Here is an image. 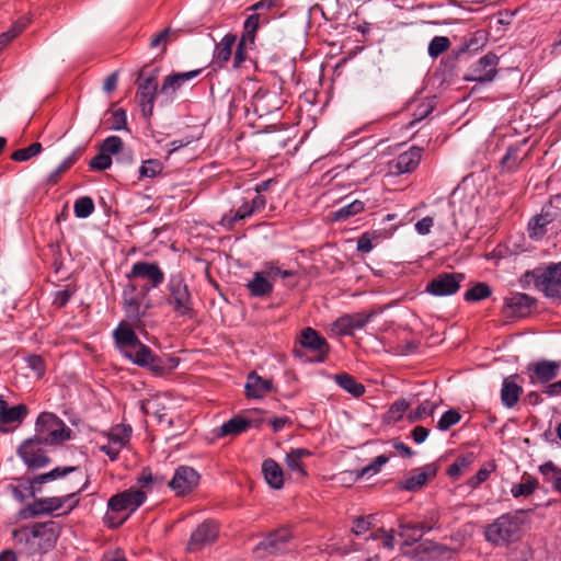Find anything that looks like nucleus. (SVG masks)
<instances>
[{
	"instance_id": "7ed1b4c3",
	"label": "nucleus",
	"mask_w": 561,
	"mask_h": 561,
	"mask_svg": "<svg viewBox=\"0 0 561 561\" xmlns=\"http://www.w3.org/2000/svg\"><path fill=\"white\" fill-rule=\"evenodd\" d=\"M165 289L163 304L171 309L176 318L192 320L196 317L194 297L182 275H171Z\"/></svg>"
},
{
	"instance_id": "a19ab883",
	"label": "nucleus",
	"mask_w": 561,
	"mask_h": 561,
	"mask_svg": "<svg viewBox=\"0 0 561 561\" xmlns=\"http://www.w3.org/2000/svg\"><path fill=\"white\" fill-rule=\"evenodd\" d=\"M82 149L78 148L71 152L58 167L57 169L49 175L48 182L50 184H56L62 173L69 170L77 160L81 157Z\"/></svg>"
},
{
	"instance_id": "f704fd0d",
	"label": "nucleus",
	"mask_w": 561,
	"mask_h": 561,
	"mask_svg": "<svg viewBox=\"0 0 561 561\" xmlns=\"http://www.w3.org/2000/svg\"><path fill=\"white\" fill-rule=\"evenodd\" d=\"M271 15L252 12L243 23V36L249 38L250 45L254 44L255 34L260 25L267 24L271 21Z\"/></svg>"
},
{
	"instance_id": "bf43d9fd",
	"label": "nucleus",
	"mask_w": 561,
	"mask_h": 561,
	"mask_svg": "<svg viewBox=\"0 0 561 561\" xmlns=\"http://www.w3.org/2000/svg\"><path fill=\"white\" fill-rule=\"evenodd\" d=\"M124 147V142L118 136H110L100 145V150H103L110 157L111 154L118 153Z\"/></svg>"
},
{
	"instance_id": "680f3d73",
	"label": "nucleus",
	"mask_w": 561,
	"mask_h": 561,
	"mask_svg": "<svg viewBox=\"0 0 561 561\" xmlns=\"http://www.w3.org/2000/svg\"><path fill=\"white\" fill-rule=\"evenodd\" d=\"M111 164L112 158L103 150H100V152L95 157H93L89 162L90 169L96 171L107 170L111 167Z\"/></svg>"
},
{
	"instance_id": "052dcab7",
	"label": "nucleus",
	"mask_w": 561,
	"mask_h": 561,
	"mask_svg": "<svg viewBox=\"0 0 561 561\" xmlns=\"http://www.w3.org/2000/svg\"><path fill=\"white\" fill-rule=\"evenodd\" d=\"M409 407L410 404L405 399L394 401L388 411L389 420L394 423L399 422L403 417V414L408 411Z\"/></svg>"
},
{
	"instance_id": "c756f323",
	"label": "nucleus",
	"mask_w": 561,
	"mask_h": 561,
	"mask_svg": "<svg viewBox=\"0 0 561 561\" xmlns=\"http://www.w3.org/2000/svg\"><path fill=\"white\" fill-rule=\"evenodd\" d=\"M272 381L263 379L256 373L252 371L248 375L245 383V393L250 398H262L272 390Z\"/></svg>"
},
{
	"instance_id": "2f4dec72",
	"label": "nucleus",
	"mask_w": 561,
	"mask_h": 561,
	"mask_svg": "<svg viewBox=\"0 0 561 561\" xmlns=\"http://www.w3.org/2000/svg\"><path fill=\"white\" fill-rule=\"evenodd\" d=\"M265 271L255 272L253 278L247 284V288L253 297H264L273 291V284Z\"/></svg>"
},
{
	"instance_id": "58836bf2",
	"label": "nucleus",
	"mask_w": 561,
	"mask_h": 561,
	"mask_svg": "<svg viewBox=\"0 0 561 561\" xmlns=\"http://www.w3.org/2000/svg\"><path fill=\"white\" fill-rule=\"evenodd\" d=\"M59 424H62V420L59 419L56 414L50 412H43L38 415L35 423V436H45L46 433H49Z\"/></svg>"
},
{
	"instance_id": "412c9836",
	"label": "nucleus",
	"mask_w": 561,
	"mask_h": 561,
	"mask_svg": "<svg viewBox=\"0 0 561 561\" xmlns=\"http://www.w3.org/2000/svg\"><path fill=\"white\" fill-rule=\"evenodd\" d=\"M261 422V419H254L250 415H236L217 428L216 436H237L250 427H257Z\"/></svg>"
},
{
	"instance_id": "a18cd8bd",
	"label": "nucleus",
	"mask_w": 561,
	"mask_h": 561,
	"mask_svg": "<svg viewBox=\"0 0 561 561\" xmlns=\"http://www.w3.org/2000/svg\"><path fill=\"white\" fill-rule=\"evenodd\" d=\"M437 404L431 400L423 401L415 410L411 411L408 420L411 423L419 422L435 413Z\"/></svg>"
},
{
	"instance_id": "ddd939ff",
	"label": "nucleus",
	"mask_w": 561,
	"mask_h": 561,
	"mask_svg": "<svg viewBox=\"0 0 561 561\" xmlns=\"http://www.w3.org/2000/svg\"><path fill=\"white\" fill-rule=\"evenodd\" d=\"M497 65L499 57L493 53H488L470 67L465 78L468 81L491 82L497 75Z\"/></svg>"
},
{
	"instance_id": "aec40b11",
	"label": "nucleus",
	"mask_w": 561,
	"mask_h": 561,
	"mask_svg": "<svg viewBox=\"0 0 561 561\" xmlns=\"http://www.w3.org/2000/svg\"><path fill=\"white\" fill-rule=\"evenodd\" d=\"M75 474L73 480H76V485H79L83 480V474L80 471L79 467H56L55 469L50 470L49 472L42 473L38 476H35L31 481V488L33 491H41V486L45 483L62 479L67 477L68 474Z\"/></svg>"
},
{
	"instance_id": "4468645a",
	"label": "nucleus",
	"mask_w": 561,
	"mask_h": 561,
	"mask_svg": "<svg viewBox=\"0 0 561 561\" xmlns=\"http://www.w3.org/2000/svg\"><path fill=\"white\" fill-rule=\"evenodd\" d=\"M199 473L190 466H180L175 469L169 486L176 495L183 496L191 493L199 483Z\"/></svg>"
},
{
	"instance_id": "473e14b6",
	"label": "nucleus",
	"mask_w": 561,
	"mask_h": 561,
	"mask_svg": "<svg viewBox=\"0 0 561 561\" xmlns=\"http://www.w3.org/2000/svg\"><path fill=\"white\" fill-rule=\"evenodd\" d=\"M398 535L403 539L404 546H412L421 540L424 533L416 522L412 520H399Z\"/></svg>"
},
{
	"instance_id": "774afa93",
	"label": "nucleus",
	"mask_w": 561,
	"mask_h": 561,
	"mask_svg": "<svg viewBox=\"0 0 561 561\" xmlns=\"http://www.w3.org/2000/svg\"><path fill=\"white\" fill-rule=\"evenodd\" d=\"M112 126L111 128L114 130H121L126 128L127 125V115L125 110L118 108L112 114Z\"/></svg>"
},
{
	"instance_id": "c03bdc74",
	"label": "nucleus",
	"mask_w": 561,
	"mask_h": 561,
	"mask_svg": "<svg viewBox=\"0 0 561 561\" xmlns=\"http://www.w3.org/2000/svg\"><path fill=\"white\" fill-rule=\"evenodd\" d=\"M491 295L492 289L486 283H477L465 293L463 298L468 302H477L489 298Z\"/></svg>"
},
{
	"instance_id": "c85d7f7f",
	"label": "nucleus",
	"mask_w": 561,
	"mask_h": 561,
	"mask_svg": "<svg viewBox=\"0 0 561 561\" xmlns=\"http://www.w3.org/2000/svg\"><path fill=\"white\" fill-rule=\"evenodd\" d=\"M436 471L432 466H426L415 470L410 477L400 482V489L405 491L420 490L430 479L435 476Z\"/></svg>"
},
{
	"instance_id": "4c0bfd02",
	"label": "nucleus",
	"mask_w": 561,
	"mask_h": 561,
	"mask_svg": "<svg viewBox=\"0 0 561 561\" xmlns=\"http://www.w3.org/2000/svg\"><path fill=\"white\" fill-rule=\"evenodd\" d=\"M72 431L69 426L65 424H59L56 428L46 433L45 436H36L39 439V443H44V445H58L71 438Z\"/></svg>"
},
{
	"instance_id": "4be33fe9",
	"label": "nucleus",
	"mask_w": 561,
	"mask_h": 561,
	"mask_svg": "<svg viewBox=\"0 0 561 561\" xmlns=\"http://www.w3.org/2000/svg\"><path fill=\"white\" fill-rule=\"evenodd\" d=\"M374 313H353L344 314L335 320L333 330L340 335H350L354 330L364 328L371 319Z\"/></svg>"
},
{
	"instance_id": "8fccbe9b",
	"label": "nucleus",
	"mask_w": 561,
	"mask_h": 561,
	"mask_svg": "<svg viewBox=\"0 0 561 561\" xmlns=\"http://www.w3.org/2000/svg\"><path fill=\"white\" fill-rule=\"evenodd\" d=\"M520 162L522 158L519 157V149L510 147L501 160V165L504 170L513 172L518 169Z\"/></svg>"
},
{
	"instance_id": "0e129e2a",
	"label": "nucleus",
	"mask_w": 561,
	"mask_h": 561,
	"mask_svg": "<svg viewBox=\"0 0 561 561\" xmlns=\"http://www.w3.org/2000/svg\"><path fill=\"white\" fill-rule=\"evenodd\" d=\"M373 539L381 538L382 540V547L389 550H392L394 548L396 539H394V531L391 530H385V529H378L375 534L371 535Z\"/></svg>"
},
{
	"instance_id": "c9c22d12",
	"label": "nucleus",
	"mask_w": 561,
	"mask_h": 561,
	"mask_svg": "<svg viewBox=\"0 0 561 561\" xmlns=\"http://www.w3.org/2000/svg\"><path fill=\"white\" fill-rule=\"evenodd\" d=\"M553 216L549 211H541L528 222V232L531 239H540L547 232V226L552 222Z\"/></svg>"
},
{
	"instance_id": "ea45409f",
	"label": "nucleus",
	"mask_w": 561,
	"mask_h": 561,
	"mask_svg": "<svg viewBox=\"0 0 561 561\" xmlns=\"http://www.w3.org/2000/svg\"><path fill=\"white\" fill-rule=\"evenodd\" d=\"M365 209L364 202L355 199L352 203L344 205L333 213V219L335 221H344Z\"/></svg>"
},
{
	"instance_id": "423d86ee",
	"label": "nucleus",
	"mask_w": 561,
	"mask_h": 561,
	"mask_svg": "<svg viewBox=\"0 0 561 561\" xmlns=\"http://www.w3.org/2000/svg\"><path fill=\"white\" fill-rule=\"evenodd\" d=\"M87 485L88 480L85 479L81 485H72L65 496L41 499L28 505L26 508L22 510L21 516L23 518H30L41 514L51 513L60 510L66 503H68V510L66 511V513H68L78 505L79 500L77 499V495L81 493L87 488Z\"/></svg>"
},
{
	"instance_id": "72a5a7b5",
	"label": "nucleus",
	"mask_w": 561,
	"mask_h": 561,
	"mask_svg": "<svg viewBox=\"0 0 561 561\" xmlns=\"http://www.w3.org/2000/svg\"><path fill=\"white\" fill-rule=\"evenodd\" d=\"M237 36L232 33L226 34L214 50V62L221 66L226 64L232 55V47L236 44Z\"/></svg>"
},
{
	"instance_id": "69168bd1",
	"label": "nucleus",
	"mask_w": 561,
	"mask_h": 561,
	"mask_svg": "<svg viewBox=\"0 0 561 561\" xmlns=\"http://www.w3.org/2000/svg\"><path fill=\"white\" fill-rule=\"evenodd\" d=\"M27 367L32 369L37 377H42L45 374V363L39 355H30L26 358Z\"/></svg>"
},
{
	"instance_id": "5701e85b",
	"label": "nucleus",
	"mask_w": 561,
	"mask_h": 561,
	"mask_svg": "<svg viewBox=\"0 0 561 561\" xmlns=\"http://www.w3.org/2000/svg\"><path fill=\"white\" fill-rule=\"evenodd\" d=\"M537 300L524 293H513L505 298L504 307L515 317H526L536 307Z\"/></svg>"
},
{
	"instance_id": "79ce46f5",
	"label": "nucleus",
	"mask_w": 561,
	"mask_h": 561,
	"mask_svg": "<svg viewBox=\"0 0 561 561\" xmlns=\"http://www.w3.org/2000/svg\"><path fill=\"white\" fill-rule=\"evenodd\" d=\"M473 454H467L459 456L456 460L448 467L447 474L451 479H458L473 462Z\"/></svg>"
},
{
	"instance_id": "7c9ffc66",
	"label": "nucleus",
	"mask_w": 561,
	"mask_h": 561,
	"mask_svg": "<svg viewBox=\"0 0 561 561\" xmlns=\"http://www.w3.org/2000/svg\"><path fill=\"white\" fill-rule=\"evenodd\" d=\"M201 70H192L187 72H179L168 76L161 87L160 92L167 95H172L179 90L182 84L197 77Z\"/></svg>"
},
{
	"instance_id": "20e7f679",
	"label": "nucleus",
	"mask_w": 561,
	"mask_h": 561,
	"mask_svg": "<svg viewBox=\"0 0 561 561\" xmlns=\"http://www.w3.org/2000/svg\"><path fill=\"white\" fill-rule=\"evenodd\" d=\"M148 289L138 288L136 284L129 283L123 289L122 308L131 322L125 321L133 330L139 328L147 311L151 308V301L148 298Z\"/></svg>"
},
{
	"instance_id": "b1692460",
	"label": "nucleus",
	"mask_w": 561,
	"mask_h": 561,
	"mask_svg": "<svg viewBox=\"0 0 561 561\" xmlns=\"http://www.w3.org/2000/svg\"><path fill=\"white\" fill-rule=\"evenodd\" d=\"M250 202L247 197H241L236 208L224 214L219 224L227 230H232L237 222L244 220L253 215Z\"/></svg>"
},
{
	"instance_id": "f257e3e1",
	"label": "nucleus",
	"mask_w": 561,
	"mask_h": 561,
	"mask_svg": "<svg viewBox=\"0 0 561 561\" xmlns=\"http://www.w3.org/2000/svg\"><path fill=\"white\" fill-rule=\"evenodd\" d=\"M113 339L121 353L134 364L150 369L156 376H162L179 365V358L168 357L167 360L157 356L152 350L144 344L135 331L124 321H121L113 331Z\"/></svg>"
},
{
	"instance_id": "4d7b16f0",
	"label": "nucleus",
	"mask_w": 561,
	"mask_h": 561,
	"mask_svg": "<svg viewBox=\"0 0 561 561\" xmlns=\"http://www.w3.org/2000/svg\"><path fill=\"white\" fill-rule=\"evenodd\" d=\"M460 420H461L460 413L457 410H455V409H450V410L446 411L440 416V419H439V421L437 423V428L439 431H447L451 426H454L457 423H459Z\"/></svg>"
},
{
	"instance_id": "dca6fc26",
	"label": "nucleus",
	"mask_w": 561,
	"mask_h": 561,
	"mask_svg": "<svg viewBox=\"0 0 561 561\" xmlns=\"http://www.w3.org/2000/svg\"><path fill=\"white\" fill-rule=\"evenodd\" d=\"M44 443H39V439L35 436L34 438L25 440L19 447V456L31 469H39L46 467L49 463V457L42 448Z\"/></svg>"
},
{
	"instance_id": "3c124183",
	"label": "nucleus",
	"mask_w": 561,
	"mask_h": 561,
	"mask_svg": "<svg viewBox=\"0 0 561 561\" xmlns=\"http://www.w3.org/2000/svg\"><path fill=\"white\" fill-rule=\"evenodd\" d=\"M73 211L78 218H87L94 211V202L89 196H82L75 202Z\"/></svg>"
},
{
	"instance_id": "393cba45",
	"label": "nucleus",
	"mask_w": 561,
	"mask_h": 561,
	"mask_svg": "<svg viewBox=\"0 0 561 561\" xmlns=\"http://www.w3.org/2000/svg\"><path fill=\"white\" fill-rule=\"evenodd\" d=\"M27 413L28 409L23 403L11 408L7 404L0 419V432L7 433L18 427L22 424Z\"/></svg>"
},
{
	"instance_id": "2eb2a0df",
	"label": "nucleus",
	"mask_w": 561,
	"mask_h": 561,
	"mask_svg": "<svg viewBox=\"0 0 561 561\" xmlns=\"http://www.w3.org/2000/svg\"><path fill=\"white\" fill-rule=\"evenodd\" d=\"M560 362L539 359L529 363L526 367L529 381L533 385H545L553 380L560 371Z\"/></svg>"
},
{
	"instance_id": "bb28decb",
	"label": "nucleus",
	"mask_w": 561,
	"mask_h": 561,
	"mask_svg": "<svg viewBox=\"0 0 561 561\" xmlns=\"http://www.w3.org/2000/svg\"><path fill=\"white\" fill-rule=\"evenodd\" d=\"M517 375L505 377L501 388V402L507 409H513L519 401L523 388L514 381Z\"/></svg>"
},
{
	"instance_id": "f3484780",
	"label": "nucleus",
	"mask_w": 561,
	"mask_h": 561,
	"mask_svg": "<svg viewBox=\"0 0 561 561\" xmlns=\"http://www.w3.org/2000/svg\"><path fill=\"white\" fill-rule=\"evenodd\" d=\"M218 533L219 528L216 522L210 519L203 522L193 530L187 542V550L195 552L211 545L217 539Z\"/></svg>"
},
{
	"instance_id": "603ef678",
	"label": "nucleus",
	"mask_w": 561,
	"mask_h": 561,
	"mask_svg": "<svg viewBox=\"0 0 561 561\" xmlns=\"http://www.w3.org/2000/svg\"><path fill=\"white\" fill-rule=\"evenodd\" d=\"M539 472L542 474L545 482L550 483L552 489L557 484V479L561 477V468L556 466L552 461H547L539 466Z\"/></svg>"
},
{
	"instance_id": "9b49d317",
	"label": "nucleus",
	"mask_w": 561,
	"mask_h": 561,
	"mask_svg": "<svg viewBox=\"0 0 561 561\" xmlns=\"http://www.w3.org/2000/svg\"><path fill=\"white\" fill-rule=\"evenodd\" d=\"M157 91L158 85L156 76L152 75L148 78H144V71H141L139 73L136 99L139 107L141 108L142 115L146 118H150L152 116Z\"/></svg>"
},
{
	"instance_id": "37998d69",
	"label": "nucleus",
	"mask_w": 561,
	"mask_h": 561,
	"mask_svg": "<svg viewBox=\"0 0 561 561\" xmlns=\"http://www.w3.org/2000/svg\"><path fill=\"white\" fill-rule=\"evenodd\" d=\"M131 427L129 425H116L108 433V440L123 448L130 439Z\"/></svg>"
},
{
	"instance_id": "a878e982",
	"label": "nucleus",
	"mask_w": 561,
	"mask_h": 561,
	"mask_svg": "<svg viewBox=\"0 0 561 561\" xmlns=\"http://www.w3.org/2000/svg\"><path fill=\"white\" fill-rule=\"evenodd\" d=\"M311 455L307 448H291L285 457L287 469L298 478L307 477V468L302 460Z\"/></svg>"
},
{
	"instance_id": "cd10ccee",
	"label": "nucleus",
	"mask_w": 561,
	"mask_h": 561,
	"mask_svg": "<svg viewBox=\"0 0 561 561\" xmlns=\"http://www.w3.org/2000/svg\"><path fill=\"white\" fill-rule=\"evenodd\" d=\"M262 472L266 483L275 490L284 486V471L273 458H267L262 463Z\"/></svg>"
},
{
	"instance_id": "6e6552de",
	"label": "nucleus",
	"mask_w": 561,
	"mask_h": 561,
	"mask_svg": "<svg viewBox=\"0 0 561 561\" xmlns=\"http://www.w3.org/2000/svg\"><path fill=\"white\" fill-rule=\"evenodd\" d=\"M126 276L129 280H145V284L141 286V288L148 289L149 293L150 290L158 288L165 278L164 272L158 263L144 261L134 263Z\"/></svg>"
},
{
	"instance_id": "5fc2aeb1",
	"label": "nucleus",
	"mask_w": 561,
	"mask_h": 561,
	"mask_svg": "<svg viewBox=\"0 0 561 561\" xmlns=\"http://www.w3.org/2000/svg\"><path fill=\"white\" fill-rule=\"evenodd\" d=\"M27 20L16 22L9 31L0 35V51L27 26Z\"/></svg>"
},
{
	"instance_id": "f8f14e48",
	"label": "nucleus",
	"mask_w": 561,
	"mask_h": 561,
	"mask_svg": "<svg viewBox=\"0 0 561 561\" xmlns=\"http://www.w3.org/2000/svg\"><path fill=\"white\" fill-rule=\"evenodd\" d=\"M299 344L314 354L313 358L310 359L313 363H323L330 353L327 340L312 328H305L301 331Z\"/></svg>"
},
{
	"instance_id": "1a4fd4ad",
	"label": "nucleus",
	"mask_w": 561,
	"mask_h": 561,
	"mask_svg": "<svg viewBox=\"0 0 561 561\" xmlns=\"http://www.w3.org/2000/svg\"><path fill=\"white\" fill-rule=\"evenodd\" d=\"M463 279L462 273H440L426 284L425 293L436 297L455 295Z\"/></svg>"
},
{
	"instance_id": "9d476101",
	"label": "nucleus",
	"mask_w": 561,
	"mask_h": 561,
	"mask_svg": "<svg viewBox=\"0 0 561 561\" xmlns=\"http://www.w3.org/2000/svg\"><path fill=\"white\" fill-rule=\"evenodd\" d=\"M146 499V492L140 489L130 488L113 495L107 502V508L113 513L125 511L133 513L145 503Z\"/></svg>"
},
{
	"instance_id": "09e8293b",
	"label": "nucleus",
	"mask_w": 561,
	"mask_h": 561,
	"mask_svg": "<svg viewBox=\"0 0 561 561\" xmlns=\"http://www.w3.org/2000/svg\"><path fill=\"white\" fill-rule=\"evenodd\" d=\"M43 150L41 142H33L26 148L18 149L11 154V159L15 162L28 161L32 158L38 156Z\"/></svg>"
},
{
	"instance_id": "864d4df0",
	"label": "nucleus",
	"mask_w": 561,
	"mask_h": 561,
	"mask_svg": "<svg viewBox=\"0 0 561 561\" xmlns=\"http://www.w3.org/2000/svg\"><path fill=\"white\" fill-rule=\"evenodd\" d=\"M440 514L436 510L428 511L422 520L416 522L423 533H430L433 529H439Z\"/></svg>"
},
{
	"instance_id": "6ab92c4d",
	"label": "nucleus",
	"mask_w": 561,
	"mask_h": 561,
	"mask_svg": "<svg viewBox=\"0 0 561 561\" xmlns=\"http://www.w3.org/2000/svg\"><path fill=\"white\" fill-rule=\"evenodd\" d=\"M291 539V533L288 528H279L268 534L262 541H260L255 551L263 552L265 556L277 554L285 550L286 545Z\"/></svg>"
},
{
	"instance_id": "39448f33",
	"label": "nucleus",
	"mask_w": 561,
	"mask_h": 561,
	"mask_svg": "<svg viewBox=\"0 0 561 561\" xmlns=\"http://www.w3.org/2000/svg\"><path fill=\"white\" fill-rule=\"evenodd\" d=\"M522 535V520L516 514L507 513L497 517L484 529L485 539L495 545L504 546L515 542Z\"/></svg>"
},
{
	"instance_id": "de8ad7c7",
	"label": "nucleus",
	"mask_w": 561,
	"mask_h": 561,
	"mask_svg": "<svg viewBox=\"0 0 561 561\" xmlns=\"http://www.w3.org/2000/svg\"><path fill=\"white\" fill-rule=\"evenodd\" d=\"M538 481L536 478H527L525 481L520 483L513 484L511 489V494L517 499L520 496H529L531 495L536 489L538 488Z\"/></svg>"
},
{
	"instance_id": "f03ea898",
	"label": "nucleus",
	"mask_w": 561,
	"mask_h": 561,
	"mask_svg": "<svg viewBox=\"0 0 561 561\" xmlns=\"http://www.w3.org/2000/svg\"><path fill=\"white\" fill-rule=\"evenodd\" d=\"M59 533V525L49 520L23 526L13 530L12 536L21 552L33 556L46 553L53 549Z\"/></svg>"
},
{
	"instance_id": "13d9d810",
	"label": "nucleus",
	"mask_w": 561,
	"mask_h": 561,
	"mask_svg": "<svg viewBox=\"0 0 561 561\" xmlns=\"http://www.w3.org/2000/svg\"><path fill=\"white\" fill-rule=\"evenodd\" d=\"M389 460V457L386 455H380L375 458V460L362 468L357 471V478H363L364 476H373L380 471L381 467L386 465Z\"/></svg>"
},
{
	"instance_id": "e2e57ef3",
	"label": "nucleus",
	"mask_w": 561,
	"mask_h": 561,
	"mask_svg": "<svg viewBox=\"0 0 561 561\" xmlns=\"http://www.w3.org/2000/svg\"><path fill=\"white\" fill-rule=\"evenodd\" d=\"M249 43V38H245L243 35L241 36L239 43L237 44L234 55H233V68H240L241 65L247 59V46Z\"/></svg>"
},
{
	"instance_id": "49530a36",
	"label": "nucleus",
	"mask_w": 561,
	"mask_h": 561,
	"mask_svg": "<svg viewBox=\"0 0 561 561\" xmlns=\"http://www.w3.org/2000/svg\"><path fill=\"white\" fill-rule=\"evenodd\" d=\"M163 163L158 159H148L139 168V180L153 179L163 171Z\"/></svg>"
},
{
	"instance_id": "a211bd4d",
	"label": "nucleus",
	"mask_w": 561,
	"mask_h": 561,
	"mask_svg": "<svg viewBox=\"0 0 561 561\" xmlns=\"http://www.w3.org/2000/svg\"><path fill=\"white\" fill-rule=\"evenodd\" d=\"M422 152V148L414 146L400 153L397 158L389 161L390 173L399 175L414 171L421 162Z\"/></svg>"
},
{
	"instance_id": "338daca9",
	"label": "nucleus",
	"mask_w": 561,
	"mask_h": 561,
	"mask_svg": "<svg viewBox=\"0 0 561 561\" xmlns=\"http://www.w3.org/2000/svg\"><path fill=\"white\" fill-rule=\"evenodd\" d=\"M278 0H261L248 8V11L270 15L268 12L276 7Z\"/></svg>"
},
{
	"instance_id": "0eeeda50",
	"label": "nucleus",
	"mask_w": 561,
	"mask_h": 561,
	"mask_svg": "<svg viewBox=\"0 0 561 561\" xmlns=\"http://www.w3.org/2000/svg\"><path fill=\"white\" fill-rule=\"evenodd\" d=\"M534 284L549 298H561V263L533 272Z\"/></svg>"
},
{
	"instance_id": "e433bc0d",
	"label": "nucleus",
	"mask_w": 561,
	"mask_h": 561,
	"mask_svg": "<svg viewBox=\"0 0 561 561\" xmlns=\"http://www.w3.org/2000/svg\"><path fill=\"white\" fill-rule=\"evenodd\" d=\"M334 380L339 387L355 398H359L365 393V386L347 373L336 374Z\"/></svg>"
},
{
	"instance_id": "6e6d98bb",
	"label": "nucleus",
	"mask_w": 561,
	"mask_h": 561,
	"mask_svg": "<svg viewBox=\"0 0 561 561\" xmlns=\"http://www.w3.org/2000/svg\"><path fill=\"white\" fill-rule=\"evenodd\" d=\"M450 41L446 36H435L428 44V55L437 58L439 55L448 50Z\"/></svg>"
}]
</instances>
